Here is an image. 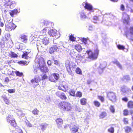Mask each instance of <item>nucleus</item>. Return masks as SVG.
<instances>
[{
  "instance_id": "nucleus-1",
  "label": "nucleus",
  "mask_w": 133,
  "mask_h": 133,
  "mask_svg": "<svg viewBox=\"0 0 133 133\" xmlns=\"http://www.w3.org/2000/svg\"><path fill=\"white\" fill-rule=\"evenodd\" d=\"M35 62L36 63H38L39 69L41 71L45 73L48 71V69L45 66V63L44 59L42 57L37 56L35 59Z\"/></svg>"
},
{
  "instance_id": "nucleus-2",
  "label": "nucleus",
  "mask_w": 133,
  "mask_h": 133,
  "mask_svg": "<svg viewBox=\"0 0 133 133\" xmlns=\"http://www.w3.org/2000/svg\"><path fill=\"white\" fill-rule=\"evenodd\" d=\"M86 52L88 55V58L91 60H94L97 59L99 53V50L96 47L93 51L90 50L87 51Z\"/></svg>"
},
{
  "instance_id": "nucleus-3",
  "label": "nucleus",
  "mask_w": 133,
  "mask_h": 133,
  "mask_svg": "<svg viewBox=\"0 0 133 133\" xmlns=\"http://www.w3.org/2000/svg\"><path fill=\"white\" fill-rule=\"evenodd\" d=\"M59 107L60 109L64 111H69L72 109L71 105L69 103L63 102L59 103Z\"/></svg>"
},
{
  "instance_id": "nucleus-4",
  "label": "nucleus",
  "mask_w": 133,
  "mask_h": 133,
  "mask_svg": "<svg viewBox=\"0 0 133 133\" xmlns=\"http://www.w3.org/2000/svg\"><path fill=\"white\" fill-rule=\"evenodd\" d=\"M41 24L42 25L43 24L45 28L44 29H47V30H49V29L51 27H52L54 25L53 23L49 21H48L44 20H42L41 22Z\"/></svg>"
},
{
  "instance_id": "nucleus-5",
  "label": "nucleus",
  "mask_w": 133,
  "mask_h": 133,
  "mask_svg": "<svg viewBox=\"0 0 133 133\" xmlns=\"http://www.w3.org/2000/svg\"><path fill=\"white\" fill-rule=\"evenodd\" d=\"M6 119L7 122L10 123L12 126L13 127L16 126V123L13 116L9 115L6 117Z\"/></svg>"
},
{
  "instance_id": "nucleus-6",
  "label": "nucleus",
  "mask_w": 133,
  "mask_h": 133,
  "mask_svg": "<svg viewBox=\"0 0 133 133\" xmlns=\"http://www.w3.org/2000/svg\"><path fill=\"white\" fill-rule=\"evenodd\" d=\"M107 96L109 99L113 102L116 101V96L115 94L113 92H109L107 94Z\"/></svg>"
},
{
  "instance_id": "nucleus-7",
  "label": "nucleus",
  "mask_w": 133,
  "mask_h": 133,
  "mask_svg": "<svg viewBox=\"0 0 133 133\" xmlns=\"http://www.w3.org/2000/svg\"><path fill=\"white\" fill-rule=\"evenodd\" d=\"M82 4L85 9H87L88 10L91 12H94V9L92 6L91 4L86 2H84Z\"/></svg>"
},
{
  "instance_id": "nucleus-8",
  "label": "nucleus",
  "mask_w": 133,
  "mask_h": 133,
  "mask_svg": "<svg viewBox=\"0 0 133 133\" xmlns=\"http://www.w3.org/2000/svg\"><path fill=\"white\" fill-rule=\"evenodd\" d=\"M69 128L71 133H76L78 131L79 128L77 125L73 124H71Z\"/></svg>"
},
{
  "instance_id": "nucleus-9",
  "label": "nucleus",
  "mask_w": 133,
  "mask_h": 133,
  "mask_svg": "<svg viewBox=\"0 0 133 133\" xmlns=\"http://www.w3.org/2000/svg\"><path fill=\"white\" fill-rule=\"evenodd\" d=\"M56 95L58 97L60 98L63 100H66L67 97L65 94L59 91H57L56 93Z\"/></svg>"
},
{
  "instance_id": "nucleus-10",
  "label": "nucleus",
  "mask_w": 133,
  "mask_h": 133,
  "mask_svg": "<svg viewBox=\"0 0 133 133\" xmlns=\"http://www.w3.org/2000/svg\"><path fill=\"white\" fill-rule=\"evenodd\" d=\"M123 15L122 19L123 23L127 24H128L130 20L129 16L125 13H123Z\"/></svg>"
},
{
  "instance_id": "nucleus-11",
  "label": "nucleus",
  "mask_w": 133,
  "mask_h": 133,
  "mask_svg": "<svg viewBox=\"0 0 133 133\" xmlns=\"http://www.w3.org/2000/svg\"><path fill=\"white\" fill-rule=\"evenodd\" d=\"M40 42L44 45H46L49 43V38L46 37H43V38H41Z\"/></svg>"
},
{
  "instance_id": "nucleus-12",
  "label": "nucleus",
  "mask_w": 133,
  "mask_h": 133,
  "mask_svg": "<svg viewBox=\"0 0 133 133\" xmlns=\"http://www.w3.org/2000/svg\"><path fill=\"white\" fill-rule=\"evenodd\" d=\"M16 28L15 25L12 23H9L6 25L7 30L10 31L13 29H14Z\"/></svg>"
},
{
  "instance_id": "nucleus-13",
  "label": "nucleus",
  "mask_w": 133,
  "mask_h": 133,
  "mask_svg": "<svg viewBox=\"0 0 133 133\" xmlns=\"http://www.w3.org/2000/svg\"><path fill=\"white\" fill-rule=\"evenodd\" d=\"M19 40L21 42L26 43L27 40V36L24 34L20 36L18 38Z\"/></svg>"
},
{
  "instance_id": "nucleus-14",
  "label": "nucleus",
  "mask_w": 133,
  "mask_h": 133,
  "mask_svg": "<svg viewBox=\"0 0 133 133\" xmlns=\"http://www.w3.org/2000/svg\"><path fill=\"white\" fill-rule=\"evenodd\" d=\"M49 30L48 34L50 36L54 37L57 36V31L56 30L52 29Z\"/></svg>"
},
{
  "instance_id": "nucleus-15",
  "label": "nucleus",
  "mask_w": 133,
  "mask_h": 133,
  "mask_svg": "<svg viewBox=\"0 0 133 133\" xmlns=\"http://www.w3.org/2000/svg\"><path fill=\"white\" fill-rule=\"evenodd\" d=\"M56 121L57 123L58 127V128L61 129L62 128V125L63 124V120L61 118H58Z\"/></svg>"
},
{
  "instance_id": "nucleus-16",
  "label": "nucleus",
  "mask_w": 133,
  "mask_h": 133,
  "mask_svg": "<svg viewBox=\"0 0 133 133\" xmlns=\"http://www.w3.org/2000/svg\"><path fill=\"white\" fill-rule=\"evenodd\" d=\"M58 49V47L56 45L52 46L49 49V52L50 54H52L55 51L57 50Z\"/></svg>"
},
{
  "instance_id": "nucleus-17",
  "label": "nucleus",
  "mask_w": 133,
  "mask_h": 133,
  "mask_svg": "<svg viewBox=\"0 0 133 133\" xmlns=\"http://www.w3.org/2000/svg\"><path fill=\"white\" fill-rule=\"evenodd\" d=\"M41 79L39 76H35L34 79H32L31 80V82L33 84L35 83H38L40 81Z\"/></svg>"
},
{
  "instance_id": "nucleus-18",
  "label": "nucleus",
  "mask_w": 133,
  "mask_h": 133,
  "mask_svg": "<svg viewBox=\"0 0 133 133\" xmlns=\"http://www.w3.org/2000/svg\"><path fill=\"white\" fill-rule=\"evenodd\" d=\"M47 29H44L40 32L41 35L39 36L40 38H43V37H46V32Z\"/></svg>"
},
{
  "instance_id": "nucleus-19",
  "label": "nucleus",
  "mask_w": 133,
  "mask_h": 133,
  "mask_svg": "<svg viewBox=\"0 0 133 133\" xmlns=\"http://www.w3.org/2000/svg\"><path fill=\"white\" fill-rule=\"evenodd\" d=\"M66 69L69 74L71 75L72 73V71L71 70L70 65L69 64V62H67L65 63Z\"/></svg>"
},
{
  "instance_id": "nucleus-20",
  "label": "nucleus",
  "mask_w": 133,
  "mask_h": 133,
  "mask_svg": "<svg viewBox=\"0 0 133 133\" xmlns=\"http://www.w3.org/2000/svg\"><path fill=\"white\" fill-rule=\"evenodd\" d=\"M16 112L18 116H19L23 117L25 115L24 113L21 109H17Z\"/></svg>"
},
{
  "instance_id": "nucleus-21",
  "label": "nucleus",
  "mask_w": 133,
  "mask_h": 133,
  "mask_svg": "<svg viewBox=\"0 0 133 133\" xmlns=\"http://www.w3.org/2000/svg\"><path fill=\"white\" fill-rule=\"evenodd\" d=\"M20 12V10L19 9L18 10L14 9L10 12V14L11 16H13L15 14H16L18 13H19Z\"/></svg>"
},
{
  "instance_id": "nucleus-22",
  "label": "nucleus",
  "mask_w": 133,
  "mask_h": 133,
  "mask_svg": "<svg viewBox=\"0 0 133 133\" xmlns=\"http://www.w3.org/2000/svg\"><path fill=\"white\" fill-rule=\"evenodd\" d=\"M48 126V124H41L40 125L41 129L43 131H44L46 130L47 127Z\"/></svg>"
},
{
  "instance_id": "nucleus-23",
  "label": "nucleus",
  "mask_w": 133,
  "mask_h": 133,
  "mask_svg": "<svg viewBox=\"0 0 133 133\" xmlns=\"http://www.w3.org/2000/svg\"><path fill=\"white\" fill-rule=\"evenodd\" d=\"M64 82H63V85H61L62 88H63V91L64 92H66L68 89V84L67 83H66L65 84H64Z\"/></svg>"
},
{
  "instance_id": "nucleus-24",
  "label": "nucleus",
  "mask_w": 133,
  "mask_h": 133,
  "mask_svg": "<svg viewBox=\"0 0 133 133\" xmlns=\"http://www.w3.org/2000/svg\"><path fill=\"white\" fill-rule=\"evenodd\" d=\"M75 49L78 52H81L82 50V48L80 45H75Z\"/></svg>"
},
{
  "instance_id": "nucleus-25",
  "label": "nucleus",
  "mask_w": 133,
  "mask_h": 133,
  "mask_svg": "<svg viewBox=\"0 0 133 133\" xmlns=\"http://www.w3.org/2000/svg\"><path fill=\"white\" fill-rule=\"evenodd\" d=\"M80 14V16L81 18L84 19L86 18L87 16L86 15L83 11H82L79 13Z\"/></svg>"
},
{
  "instance_id": "nucleus-26",
  "label": "nucleus",
  "mask_w": 133,
  "mask_h": 133,
  "mask_svg": "<svg viewBox=\"0 0 133 133\" xmlns=\"http://www.w3.org/2000/svg\"><path fill=\"white\" fill-rule=\"evenodd\" d=\"M81 104L82 105H85L87 103V99L85 98H83L80 100Z\"/></svg>"
},
{
  "instance_id": "nucleus-27",
  "label": "nucleus",
  "mask_w": 133,
  "mask_h": 133,
  "mask_svg": "<svg viewBox=\"0 0 133 133\" xmlns=\"http://www.w3.org/2000/svg\"><path fill=\"white\" fill-rule=\"evenodd\" d=\"M18 63L22 65H26L28 64L29 62L25 61H20L18 62Z\"/></svg>"
},
{
  "instance_id": "nucleus-28",
  "label": "nucleus",
  "mask_w": 133,
  "mask_h": 133,
  "mask_svg": "<svg viewBox=\"0 0 133 133\" xmlns=\"http://www.w3.org/2000/svg\"><path fill=\"white\" fill-rule=\"evenodd\" d=\"M123 79L127 81H128L130 80V78L129 75H126L123 77Z\"/></svg>"
},
{
  "instance_id": "nucleus-29",
  "label": "nucleus",
  "mask_w": 133,
  "mask_h": 133,
  "mask_svg": "<svg viewBox=\"0 0 133 133\" xmlns=\"http://www.w3.org/2000/svg\"><path fill=\"white\" fill-rule=\"evenodd\" d=\"M107 115L106 113L105 112H103L101 113L99 115L100 118H103L105 117Z\"/></svg>"
},
{
  "instance_id": "nucleus-30",
  "label": "nucleus",
  "mask_w": 133,
  "mask_h": 133,
  "mask_svg": "<svg viewBox=\"0 0 133 133\" xmlns=\"http://www.w3.org/2000/svg\"><path fill=\"white\" fill-rule=\"evenodd\" d=\"M127 87L125 86H123L121 87V91L123 93L125 92L126 90L127 89Z\"/></svg>"
},
{
  "instance_id": "nucleus-31",
  "label": "nucleus",
  "mask_w": 133,
  "mask_h": 133,
  "mask_svg": "<svg viewBox=\"0 0 133 133\" xmlns=\"http://www.w3.org/2000/svg\"><path fill=\"white\" fill-rule=\"evenodd\" d=\"M39 112V110L36 108L34 109L32 111V113L34 115H38Z\"/></svg>"
},
{
  "instance_id": "nucleus-32",
  "label": "nucleus",
  "mask_w": 133,
  "mask_h": 133,
  "mask_svg": "<svg viewBox=\"0 0 133 133\" xmlns=\"http://www.w3.org/2000/svg\"><path fill=\"white\" fill-rule=\"evenodd\" d=\"M52 76L56 80H58L59 78V74L57 73H54Z\"/></svg>"
},
{
  "instance_id": "nucleus-33",
  "label": "nucleus",
  "mask_w": 133,
  "mask_h": 133,
  "mask_svg": "<svg viewBox=\"0 0 133 133\" xmlns=\"http://www.w3.org/2000/svg\"><path fill=\"white\" fill-rule=\"evenodd\" d=\"M70 55L71 57H74L76 55L75 52L73 50H71L70 52Z\"/></svg>"
},
{
  "instance_id": "nucleus-34",
  "label": "nucleus",
  "mask_w": 133,
  "mask_h": 133,
  "mask_svg": "<svg viewBox=\"0 0 133 133\" xmlns=\"http://www.w3.org/2000/svg\"><path fill=\"white\" fill-rule=\"evenodd\" d=\"M9 54L11 57H17L18 56L17 54L14 52H10Z\"/></svg>"
},
{
  "instance_id": "nucleus-35",
  "label": "nucleus",
  "mask_w": 133,
  "mask_h": 133,
  "mask_svg": "<svg viewBox=\"0 0 133 133\" xmlns=\"http://www.w3.org/2000/svg\"><path fill=\"white\" fill-rule=\"evenodd\" d=\"M69 93L70 95L73 96H75V92L74 90L72 89L70 90L69 91Z\"/></svg>"
},
{
  "instance_id": "nucleus-36",
  "label": "nucleus",
  "mask_w": 133,
  "mask_h": 133,
  "mask_svg": "<svg viewBox=\"0 0 133 133\" xmlns=\"http://www.w3.org/2000/svg\"><path fill=\"white\" fill-rule=\"evenodd\" d=\"M124 129L125 132L127 133L130 132L131 130V128L128 126H127L125 127Z\"/></svg>"
},
{
  "instance_id": "nucleus-37",
  "label": "nucleus",
  "mask_w": 133,
  "mask_h": 133,
  "mask_svg": "<svg viewBox=\"0 0 133 133\" xmlns=\"http://www.w3.org/2000/svg\"><path fill=\"white\" fill-rule=\"evenodd\" d=\"M107 65L106 62H104L101 64L99 67H100V68H101L102 69H104L105 68L106 66Z\"/></svg>"
},
{
  "instance_id": "nucleus-38",
  "label": "nucleus",
  "mask_w": 133,
  "mask_h": 133,
  "mask_svg": "<svg viewBox=\"0 0 133 133\" xmlns=\"http://www.w3.org/2000/svg\"><path fill=\"white\" fill-rule=\"evenodd\" d=\"M29 53L27 52H25V53H24V54L22 55V57L25 59H28V57L27 56L28 55Z\"/></svg>"
},
{
  "instance_id": "nucleus-39",
  "label": "nucleus",
  "mask_w": 133,
  "mask_h": 133,
  "mask_svg": "<svg viewBox=\"0 0 133 133\" xmlns=\"http://www.w3.org/2000/svg\"><path fill=\"white\" fill-rule=\"evenodd\" d=\"M76 72L77 74L81 75L82 74V72L80 68H77L76 70Z\"/></svg>"
},
{
  "instance_id": "nucleus-40",
  "label": "nucleus",
  "mask_w": 133,
  "mask_h": 133,
  "mask_svg": "<svg viewBox=\"0 0 133 133\" xmlns=\"http://www.w3.org/2000/svg\"><path fill=\"white\" fill-rule=\"evenodd\" d=\"M10 37V35L9 33H5V41H8Z\"/></svg>"
},
{
  "instance_id": "nucleus-41",
  "label": "nucleus",
  "mask_w": 133,
  "mask_h": 133,
  "mask_svg": "<svg viewBox=\"0 0 133 133\" xmlns=\"http://www.w3.org/2000/svg\"><path fill=\"white\" fill-rule=\"evenodd\" d=\"M45 101L46 102L48 103H50L51 101V99L49 96H46Z\"/></svg>"
},
{
  "instance_id": "nucleus-42",
  "label": "nucleus",
  "mask_w": 133,
  "mask_h": 133,
  "mask_svg": "<svg viewBox=\"0 0 133 133\" xmlns=\"http://www.w3.org/2000/svg\"><path fill=\"white\" fill-rule=\"evenodd\" d=\"M4 101L7 104H9L10 103V101L7 99V98L5 97H3Z\"/></svg>"
},
{
  "instance_id": "nucleus-43",
  "label": "nucleus",
  "mask_w": 133,
  "mask_h": 133,
  "mask_svg": "<svg viewBox=\"0 0 133 133\" xmlns=\"http://www.w3.org/2000/svg\"><path fill=\"white\" fill-rule=\"evenodd\" d=\"M82 96V93L80 91H78L75 94V96L79 97H81Z\"/></svg>"
},
{
  "instance_id": "nucleus-44",
  "label": "nucleus",
  "mask_w": 133,
  "mask_h": 133,
  "mask_svg": "<svg viewBox=\"0 0 133 133\" xmlns=\"http://www.w3.org/2000/svg\"><path fill=\"white\" fill-rule=\"evenodd\" d=\"M115 63L120 69H122V65L120 64L117 61H116L115 62Z\"/></svg>"
},
{
  "instance_id": "nucleus-45",
  "label": "nucleus",
  "mask_w": 133,
  "mask_h": 133,
  "mask_svg": "<svg viewBox=\"0 0 133 133\" xmlns=\"http://www.w3.org/2000/svg\"><path fill=\"white\" fill-rule=\"evenodd\" d=\"M128 107L129 108H133V102L131 101H129L128 104Z\"/></svg>"
},
{
  "instance_id": "nucleus-46",
  "label": "nucleus",
  "mask_w": 133,
  "mask_h": 133,
  "mask_svg": "<svg viewBox=\"0 0 133 133\" xmlns=\"http://www.w3.org/2000/svg\"><path fill=\"white\" fill-rule=\"evenodd\" d=\"M117 46L119 50H123L125 48V47L124 46L119 44L117 45Z\"/></svg>"
},
{
  "instance_id": "nucleus-47",
  "label": "nucleus",
  "mask_w": 133,
  "mask_h": 133,
  "mask_svg": "<svg viewBox=\"0 0 133 133\" xmlns=\"http://www.w3.org/2000/svg\"><path fill=\"white\" fill-rule=\"evenodd\" d=\"M110 111L113 113L115 112V109L113 106L111 105L109 107Z\"/></svg>"
},
{
  "instance_id": "nucleus-48",
  "label": "nucleus",
  "mask_w": 133,
  "mask_h": 133,
  "mask_svg": "<svg viewBox=\"0 0 133 133\" xmlns=\"http://www.w3.org/2000/svg\"><path fill=\"white\" fill-rule=\"evenodd\" d=\"M108 131L110 133H114V128L112 127H111L108 129Z\"/></svg>"
},
{
  "instance_id": "nucleus-49",
  "label": "nucleus",
  "mask_w": 133,
  "mask_h": 133,
  "mask_svg": "<svg viewBox=\"0 0 133 133\" xmlns=\"http://www.w3.org/2000/svg\"><path fill=\"white\" fill-rule=\"evenodd\" d=\"M94 103V105L96 107H99L100 105V103L97 101H95Z\"/></svg>"
},
{
  "instance_id": "nucleus-50",
  "label": "nucleus",
  "mask_w": 133,
  "mask_h": 133,
  "mask_svg": "<svg viewBox=\"0 0 133 133\" xmlns=\"http://www.w3.org/2000/svg\"><path fill=\"white\" fill-rule=\"evenodd\" d=\"M39 65H38V63H36L35 62V64L33 65V69H39Z\"/></svg>"
},
{
  "instance_id": "nucleus-51",
  "label": "nucleus",
  "mask_w": 133,
  "mask_h": 133,
  "mask_svg": "<svg viewBox=\"0 0 133 133\" xmlns=\"http://www.w3.org/2000/svg\"><path fill=\"white\" fill-rule=\"evenodd\" d=\"M76 58L78 60L81 61L83 57L81 55H77L76 56Z\"/></svg>"
},
{
  "instance_id": "nucleus-52",
  "label": "nucleus",
  "mask_w": 133,
  "mask_h": 133,
  "mask_svg": "<svg viewBox=\"0 0 133 133\" xmlns=\"http://www.w3.org/2000/svg\"><path fill=\"white\" fill-rule=\"evenodd\" d=\"M42 80H43L45 79H47L48 78V76L46 75L45 74H42Z\"/></svg>"
},
{
  "instance_id": "nucleus-53",
  "label": "nucleus",
  "mask_w": 133,
  "mask_h": 133,
  "mask_svg": "<svg viewBox=\"0 0 133 133\" xmlns=\"http://www.w3.org/2000/svg\"><path fill=\"white\" fill-rule=\"evenodd\" d=\"M15 74L17 76L19 77H21L23 75V73L22 72H20L19 71H16L15 72Z\"/></svg>"
},
{
  "instance_id": "nucleus-54",
  "label": "nucleus",
  "mask_w": 133,
  "mask_h": 133,
  "mask_svg": "<svg viewBox=\"0 0 133 133\" xmlns=\"http://www.w3.org/2000/svg\"><path fill=\"white\" fill-rule=\"evenodd\" d=\"M49 80L50 81L52 82H55L56 81L55 80V79L53 78V77L52 76V75H51V76L49 77Z\"/></svg>"
},
{
  "instance_id": "nucleus-55",
  "label": "nucleus",
  "mask_w": 133,
  "mask_h": 133,
  "mask_svg": "<svg viewBox=\"0 0 133 133\" xmlns=\"http://www.w3.org/2000/svg\"><path fill=\"white\" fill-rule=\"evenodd\" d=\"M53 60L54 61V63L55 64L58 65L59 64L60 62L54 59V58H53Z\"/></svg>"
},
{
  "instance_id": "nucleus-56",
  "label": "nucleus",
  "mask_w": 133,
  "mask_h": 133,
  "mask_svg": "<svg viewBox=\"0 0 133 133\" xmlns=\"http://www.w3.org/2000/svg\"><path fill=\"white\" fill-rule=\"evenodd\" d=\"M8 92L10 93H12L15 92V89H10L7 90Z\"/></svg>"
},
{
  "instance_id": "nucleus-57",
  "label": "nucleus",
  "mask_w": 133,
  "mask_h": 133,
  "mask_svg": "<svg viewBox=\"0 0 133 133\" xmlns=\"http://www.w3.org/2000/svg\"><path fill=\"white\" fill-rule=\"evenodd\" d=\"M103 68L102 69L101 68H100V67H99V68H98L99 73L100 74H102L103 72Z\"/></svg>"
},
{
  "instance_id": "nucleus-58",
  "label": "nucleus",
  "mask_w": 133,
  "mask_h": 133,
  "mask_svg": "<svg viewBox=\"0 0 133 133\" xmlns=\"http://www.w3.org/2000/svg\"><path fill=\"white\" fill-rule=\"evenodd\" d=\"M16 129L18 133H23L22 130L19 128H16Z\"/></svg>"
},
{
  "instance_id": "nucleus-59",
  "label": "nucleus",
  "mask_w": 133,
  "mask_h": 133,
  "mask_svg": "<svg viewBox=\"0 0 133 133\" xmlns=\"http://www.w3.org/2000/svg\"><path fill=\"white\" fill-rule=\"evenodd\" d=\"M69 38L70 39L71 41H75V38L73 36L71 35L69 37Z\"/></svg>"
},
{
  "instance_id": "nucleus-60",
  "label": "nucleus",
  "mask_w": 133,
  "mask_h": 133,
  "mask_svg": "<svg viewBox=\"0 0 133 133\" xmlns=\"http://www.w3.org/2000/svg\"><path fill=\"white\" fill-rule=\"evenodd\" d=\"M130 32L131 34L133 35V26L131 27L130 28Z\"/></svg>"
},
{
  "instance_id": "nucleus-61",
  "label": "nucleus",
  "mask_w": 133,
  "mask_h": 133,
  "mask_svg": "<svg viewBox=\"0 0 133 133\" xmlns=\"http://www.w3.org/2000/svg\"><path fill=\"white\" fill-rule=\"evenodd\" d=\"M98 98L102 102H103L104 101V98L103 97L101 96H99Z\"/></svg>"
},
{
  "instance_id": "nucleus-62",
  "label": "nucleus",
  "mask_w": 133,
  "mask_h": 133,
  "mask_svg": "<svg viewBox=\"0 0 133 133\" xmlns=\"http://www.w3.org/2000/svg\"><path fill=\"white\" fill-rule=\"evenodd\" d=\"M128 111L127 110H125L124 111L123 114L125 116L127 115L128 114Z\"/></svg>"
},
{
  "instance_id": "nucleus-63",
  "label": "nucleus",
  "mask_w": 133,
  "mask_h": 133,
  "mask_svg": "<svg viewBox=\"0 0 133 133\" xmlns=\"http://www.w3.org/2000/svg\"><path fill=\"white\" fill-rule=\"evenodd\" d=\"M82 41L85 44L86 43L87 41V40L86 38H83L82 39Z\"/></svg>"
},
{
  "instance_id": "nucleus-64",
  "label": "nucleus",
  "mask_w": 133,
  "mask_h": 133,
  "mask_svg": "<svg viewBox=\"0 0 133 133\" xmlns=\"http://www.w3.org/2000/svg\"><path fill=\"white\" fill-rule=\"evenodd\" d=\"M39 70V69H33V71L35 74H37L38 73V71Z\"/></svg>"
}]
</instances>
